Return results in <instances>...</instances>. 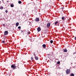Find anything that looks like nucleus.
I'll use <instances>...</instances> for the list:
<instances>
[{
  "label": "nucleus",
  "instance_id": "9d476101",
  "mask_svg": "<svg viewBox=\"0 0 76 76\" xmlns=\"http://www.w3.org/2000/svg\"><path fill=\"white\" fill-rule=\"evenodd\" d=\"M34 57H35V60H38V57L35 56Z\"/></svg>",
  "mask_w": 76,
  "mask_h": 76
},
{
  "label": "nucleus",
  "instance_id": "20e7f679",
  "mask_svg": "<svg viewBox=\"0 0 76 76\" xmlns=\"http://www.w3.org/2000/svg\"><path fill=\"white\" fill-rule=\"evenodd\" d=\"M35 20L36 22H39V19L38 18H36Z\"/></svg>",
  "mask_w": 76,
  "mask_h": 76
},
{
  "label": "nucleus",
  "instance_id": "f3484780",
  "mask_svg": "<svg viewBox=\"0 0 76 76\" xmlns=\"http://www.w3.org/2000/svg\"><path fill=\"white\" fill-rule=\"evenodd\" d=\"M0 9L2 10L3 9V7L1 6L0 8Z\"/></svg>",
  "mask_w": 76,
  "mask_h": 76
},
{
  "label": "nucleus",
  "instance_id": "393cba45",
  "mask_svg": "<svg viewBox=\"0 0 76 76\" xmlns=\"http://www.w3.org/2000/svg\"><path fill=\"white\" fill-rule=\"evenodd\" d=\"M34 57H36V55H35V54H34Z\"/></svg>",
  "mask_w": 76,
  "mask_h": 76
},
{
  "label": "nucleus",
  "instance_id": "ddd939ff",
  "mask_svg": "<svg viewBox=\"0 0 76 76\" xmlns=\"http://www.w3.org/2000/svg\"><path fill=\"white\" fill-rule=\"evenodd\" d=\"M58 23V21H56L55 22V25H57V24Z\"/></svg>",
  "mask_w": 76,
  "mask_h": 76
},
{
  "label": "nucleus",
  "instance_id": "4be33fe9",
  "mask_svg": "<svg viewBox=\"0 0 76 76\" xmlns=\"http://www.w3.org/2000/svg\"><path fill=\"white\" fill-rule=\"evenodd\" d=\"M18 29H21V27H20V26L18 27Z\"/></svg>",
  "mask_w": 76,
  "mask_h": 76
},
{
  "label": "nucleus",
  "instance_id": "7ed1b4c3",
  "mask_svg": "<svg viewBox=\"0 0 76 76\" xmlns=\"http://www.w3.org/2000/svg\"><path fill=\"white\" fill-rule=\"evenodd\" d=\"M38 32H39L41 30V29L40 27H38L37 28Z\"/></svg>",
  "mask_w": 76,
  "mask_h": 76
},
{
  "label": "nucleus",
  "instance_id": "9b49d317",
  "mask_svg": "<svg viewBox=\"0 0 76 76\" xmlns=\"http://www.w3.org/2000/svg\"><path fill=\"white\" fill-rule=\"evenodd\" d=\"M42 47H43V48H46V45H45V44H44L43 45Z\"/></svg>",
  "mask_w": 76,
  "mask_h": 76
},
{
  "label": "nucleus",
  "instance_id": "c85d7f7f",
  "mask_svg": "<svg viewBox=\"0 0 76 76\" xmlns=\"http://www.w3.org/2000/svg\"><path fill=\"white\" fill-rule=\"evenodd\" d=\"M28 34H30V33H28Z\"/></svg>",
  "mask_w": 76,
  "mask_h": 76
},
{
  "label": "nucleus",
  "instance_id": "f257e3e1",
  "mask_svg": "<svg viewBox=\"0 0 76 76\" xmlns=\"http://www.w3.org/2000/svg\"><path fill=\"white\" fill-rule=\"evenodd\" d=\"M66 74H70V69H67L66 71Z\"/></svg>",
  "mask_w": 76,
  "mask_h": 76
},
{
  "label": "nucleus",
  "instance_id": "412c9836",
  "mask_svg": "<svg viewBox=\"0 0 76 76\" xmlns=\"http://www.w3.org/2000/svg\"><path fill=\"white\" fill-rule=\"evenodd\" d=\"M31 59L32 60H34V58L33 57H31Z\"/></svg>",
  "mask_w": 76,
  "mask_h": 76
},
{
  "label": "nucleus",
  "instance_id": "39448f33",
  "mask_svg": "<svg viewBox=\"0 0 76 76\" xmlns=\"http://www.w3.org/2000/svg\"><path fill=\"white\" fill-rule=\"evenodd\" d=\"M4 34L5 35H8V31H4Z\"/></svg>",
  "mask_w": 76,
  "mask_h": 76
},
{
  "label": "nucleus",
  "instance_id": "dca6fc26",
  "mask_svg": "<svg viewBox=\"0 0 76 76\" xmlns=\"http://www.w3.org/2000/svg\"><path fill=\"white\" fill-rule=\"evenodd\" d=\"M18 3L19 4H21V3H22V2L21 1H18Z\"/></svg>",
  "mask_w": 76,
  "mask_h": 76
},
{
  "label": "nucleus",
  "instance_id": "a211bd4d",
  "mask_svg": "<svg viewBox=\"0 0 76 76\" xmlns=\"http://www.w3.org/2000/svg\"><path fill=\"white\" fill-rule=\"evenodd\" d=\"M50 43H51L52 44L53 43V41L52 40H50Z\"/></svg>",
  "mask_w": 76,
  "mask_h": 76
},
{
  "label": "nucleus",
  "instance_id": "c756f323",
  "mask_svg": "<svg viewBox=\"0 0 76 76\" xmlns=\"http://www.w3.org/2000/svg\"><path fill=\"white\" fill-rule=\"evenodd\" d=\"M34 54H35V53H34Z\"/></svg>",
  "mask_w": 76,
  "mask_h": 76
},
{
  "label": "nucleus",
  "instance_id": "bb28decb",
  "mask_svg": "<svg viewBox=\"0 0 76 76\" xmlns=\"http://www.w3.org/2000/svg\"><path fill=\"white\" fill-rule=\"evenodd\" d=\"M5 24H3V26H5Z\"/></svg>",
  "mask_w": 76,
  "mask_h": 76
},
{
  "label": "nucleus",
  "instance_id": "aec40b11",
  "mask_svg": "<svg viewBox=\"0 0 76 76\" xmlns=\"http://www.w3.org/2000/svg\"><path fill=\"white\" fill-rule=\"evenodd\" d=\"M60 62L59 61H58L57 62V64H60Z\"/></svg>",
  "mask_w": 76,
  "mask_h": 76
},
{
  "label": "nucleus",
  "instance_id": "7c9ffc66",
  "mask_svg": "<svg viewBox=\"0 0 76 76\" xmlns=\"http://www.w3.org/2000/svg\"><path fill=\"white\" fill-rule=\"evenodd\" d=\"M62 9H64V8L62 7Z\"/></svg>",
  "mask_w": 76,
  "mask_h": 76
},
{
  "label": "nucleus",
  "instance_id": "473e14b6",
  "mask_svg": "<svg viewBox=\"0 0 76 76\" xmlns=\"http://www.w3.org/2000/svg\"><path fill=\"white\" fill-rule=\"evenodd\" d=\"M2 1L3 0H2Z\"/></svg>",
  "mask_w": 76,
  "mask_h": 76
},
{
  "label": "nucleus",
  "instance_id": "1a4fd4ad",
  "mask_svg": "<svg viewBox=\"0 0 76 76\" xmlns=\"http://www.w3.org/2000/svg\"><path fill=\"white\" fill-rule=\"evenodd\" d=\"M10 6L11 7H14V5L13 4H10Z\"/></svg>",
  "mask_w": 76,
  "mask_h": 76
},
{
  "label": "nucleus",
  "instance_id": "2f4dec72",
  "mask_svg": "<svg viewBox=\"0 0 76 76\" xmlns=\"http://www.w3.org/2000/svg\"><path fill=\"white\" fill-rule=\"evenodd\" d=\"M22 31V32H23V31Z\"/></svg>",
  "mask_w": 76,
  "mask_h": 76
},
{
  "label": "nucleus",
  "instance_id": "6e6552de",
  "mask_svg": "<svg viewBox=\"0 0 76 76\" xmlns=\"http://www.w3.org/2000/svg\"><path fill=\"white\" fill-rule=\"evenodd\" d=\"M26 34H27L28 33V30H25L24 31Z\"/></svg>",
  "mask_w": 76,
  "mask_h": 76
},
{
  "label": "nucleus",
  "instance_id": "423d86ee",
  "mask_svg": "<svg viewBox=\"0 0 76 76\" xmlns=\"http://www.w3.org/2000/svg\"><path fill=\"white\" fill-rule=\"evenodd\" d=\"M50 23H48L47 24V27H50Z\"/></svg>",
  "mask_w": 76,
  "mask_h": 76
},
{
  "label": "nucleus",
  "instance_id": "f8f14e48",
  "mask_svg": "<svg viewBox=\"0 0 76 76\" xmlns=\"http://www.w3.org/2000/svg\"><path fill=\"white\" fill-rule=\"evenodd\" d=\"M64 51L65 53H66V52H67V49H64Z\"/></svg>",
  "mask_w": 76,
  "mask_h": 76
},
{
  "label": "nucleus",
  "instance_id": "f03ea898",
  "mask_svg": "<svg viewBox=\"0 0 76 76\" xmlns=\"http://www.w3.org/2000/svg\"><path fill=\"white\" fill-rule=\"evenodd\" d=\"M11 67L12 68V69H13L14 70V69H16V66L13 65H11Z\"/></svg>",
  "mask_w": 76,
  "mask_h": 76
},
{
  "label": "nucleus",
  "instance_id": "6ab92c4d",
  "mask_svg": "<svg viewBox=\"0 0 76 76\" xmlns=\"http://www.w3.org/2000/svg\"><path fill=\"white\" fill-rule=\"evenodd\" d=\"M62 19L64 20V17H62Z\"/></svg>",
  "mask_w": 76,
  "mask_h": 76
},
{
  "label": "nucleus",
  "instance_id": "a878e982",
  "mask_svg": "<svg viewBox=\"0 0 76 76\" xmlns=\"http://www.w3.org/2000/svg\"><path fill=\"white\" fill-rule=\"evenodd\" d=\"M75 40H76V37H75Z\"/></svg>",
  "mask_w": 76,
  "mask_h": 76
},
{
  "label": "nucleus",
  "instance_id": "0eeeda50",
  "mask_svg": "<svg viewBox=\"0 0 76 76\" xmlns=\"http://www.w3.org/2000/svg\"><path fill=\"white\" fill-rule=\"evenodd\" d=\"M45 6L46 7H48V3L47 2L45 4Z\"/></svg>",
  "mask_w": 76,
  "mask_h": 76
},
{
  "label": "nucleus",
  "instance_id": "4468645a",
  "mask_svg": "<svg viewBox=\"0 0 76 76\" xmlns=\"http://www.w3.org/2000/svg\"><path fill=\"white\" fill-rule=\"evenodd\" d=\"M19 25V23H16V26H18Z\"/></svg>",
  "mask_w": 76,
  "mask_h": 76
},
{
  "label": "nucleus",
  "instance_id": "2eb2a0df",
  "mask_svg": "<svg viewBox=\"0 0 76 76\" xmlns=\"http://www.w3.org/2000/svg\"><path fill=\"white\" fill-rule=\"evenodd\" d=\"M71 76H74L75 75H74V74L73 73H72L71 74Z\"/></svg>",
  "mask_w": 76,
  "mask_h": 76
},
{
  "label": "nucleus",
  "instance_id": "5701e85b",
  "mask_svg": "<svg viewBox=\"0 0 76 76\" xmlns=\"http://www.w3.org/2000/svg\"><path fill=\"white\" fill-rule=\"evenodd\" d=\"M2 43H4V42H5V41H2Z\"/></svg>",
  "mask_w": 76,
  "mask_h": 76
},
{
  "label": "nucleus",
  "instance_id": "b1692460",
  "mask_svg": "<svg viewBox=\"0 0 76 76\" xmlns=\"http://www.w3.org/2000/svg\"><path fill=\"white\" fill-rule=\"evenodd\" d=\"M5 12H6V13H7V12H8V11H7V10H6V11H5Z\"/></svg>",
  "mask_w": 76,
  "mask_h": 76
},
{
  "label": "nucleus",
  "instance_id": "cd10ccee",
  "mask_svg": "<svg viewBox=\"0 0 76 76\" xmlns=\"http://www.w3.org/2000/svg\"><path fill=\"white\" fill-rule=\"evenodd\" d=\"M1 4V1H0V4Z\"/></svg>",
  "mask_w": 76,
  "mask_h": 76
}]
</instances>
